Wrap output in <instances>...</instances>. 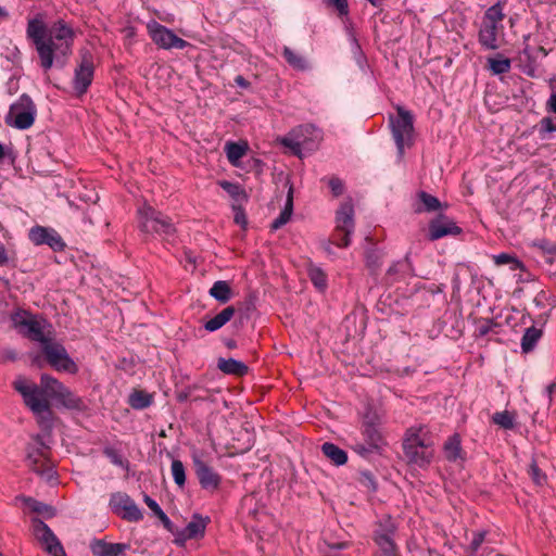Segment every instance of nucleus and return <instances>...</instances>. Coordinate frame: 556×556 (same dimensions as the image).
<instances>
[{"instance_id": "24", "label": "nucleus", "mask_w": 556, "mask_h": 556, "mask_svg": "<svg viewBox=\"0 0 556 556\" xmlns=\"http://www.w3.org/2000/svg\"><path fill=\"white\" fill-rule=\"evenodd\" d=\"M386 276L389 282L416 276L415 268L410 260V252H407L403 260L393 263L387 270Z\"/></svg>"}, {"instance_id": "52", "label": "nucleus", "mask_w": 556, "mask_h": 556, "mask_svg": "<svg viewBox=\"0 0 556 556\" xmlns=\"http://www.w3.org/2000/svg\"><path fill=\"white\" fill-rule=\"evenodd\" d=\"M485 535H486V531H479V532L473 533L472 540L469 545V548H470L472 555L478 552V549L480 548V546L482 545V543L485 540Z\"/></svg>"}, {"instance_id": "16", "label": "nucleus", "mask_w": 556, "mask_h": 556, "mask_svg": "<svg viewBox=\"0 0 556 556\" xmlns=\"http://www.w3.org/2000/svg\"><path fill=\"white\" fill-rule=\"evenodd\" d=\"M31 529L35 538L45 546L51 556H66L63 545L50 527L40 518H31Z\"/></svg>"}, {"instance_id": "61", "label": "nucleus", "mask_w": 556, "mask_h": 556, "mask_svg": "<svg viewBox=\"0 0 556 556\" xmlns=\"http://www.w3.org/2000/svg\"><path fill=\"white\" fill-rule=\"evenodd\" d=\"M192 387H188L187 389L177 393L176 399L179 403L186 402L191 393Z\"/></svg>"}, {"instance_id": "32", "label": "nucleus", "mask_w": 556, "mask_h": 556, "mask_svg": "<svg viewBox=\"0 0 556 556\" xmlns=\"http://www.w3.org/2000/svg\"><path fill=\"white\" fill-rule=\"evenodd\" d=\"M323 454L336 466H342L348 462V454L344 450L331 442L321 445Z\"/></svg>"}, {"instance_id": "40", "label": "nucleus", "mask_w": 556, "mask_h": 556, "mask_svg": "<svg viewBox=\"0 0 556 556\" xmlns=\"http://www.w3.org/2000/svg\"><path fill=\"white\" fill-rule=\"evenodd\" d=\"M493 261L498 266L509 265V268L511 270H517V269L522 270V271L526 270L525 264L519 258H517L515 255L509 254V253H500L497 255H494Z\"/></svg>"}, {"instance_id": "57", "label": "nucleus", "mask_w": 556, "mask_h": 556, "mask_svg": "<svg viewBox=\"0 0 556 556\" xmlns=\"http://www.w3.org/2000/svg\"><path fill=\"white\" fill-rule=\"evenodd\" d=\"M14 258L9 256V253L2 242H0V266H8Z\"/></svg>"}, {"instance_id": "4", "label": "nucleus", "mask_w": 556, "mask_h": 556, "mask_svg": "<svg viewBox=\"0 0 556 556\" xmlns=\"http://www.w3.org/2000/svg\"><path fill=\"white\" fill-rule=\"evenodd\" d=\"M505 18L504 2L498 0L486 9L478 31V41L485 50H496L498 31L503 29L502 22Z\"/></svg>"}, {"instance_id": "31", "label": "nucleus", "mask_w": 556, "mask_h": 556, "mask_svg": "<svg viewBox=\"0 0 556 556\" xmlns=\"http://www.w3.org/2000/svg\"><path fill=\"white\" fill-rule=\"evenodd\" d=\"M293 213V187L290 186L285 207L280 212L279 216L270 224V230L276 231L285 226L291 218Z\"/></svg>"}, {"instance_id": "27", "label": "nucleus", "mask_w": 556, "mask_h": 556, "mask_svg": "<svg viewBox=\"0 0 556 556\" xmlns=\"http://www.w3.org/2000/svg\"><path fill=\"white\" fill-rule=\"evenodd\" d=\"M443 452L446 460L450 463L465 460V453L462 447V438L458 433H454L445 441Z\"/></svg>"}, {"instance_id": "30", "label": "nucleus", "mask_w": 556, "mask_h": 556, "mask_svg": "<svg viewBox=\"0 0 556 556\" xmlns=\"http://www.w3.org/2000/svg\"><path fill=\"white\" fill-rule=\"evenodd\" d=\"M26 505L33 513L43 515L46 518H52L56 515V509L48 504L37 501L30 496L18 495L15 498Z\"/></svg>"}, {"instance_id": "51", "label": "nucleus", "mask_w": 556, "mask_h": 556, "mask_svg": "<svg viewBox=\"0 0 556 556\" xmlns=\"http://www.w3.org/2000/svg\"><path fill=\"white\" fill-rule=\"evenodd\" d=\"M328 186L331 190L332 195L336 198H338L344 193V189H345L344 182L341 178H339L337 176H331L328 179Z\"/></svg>"}, {"instance_id": "15", "label": "nucleus", "mask_w": 556, "mask_h": 556, "mask_svg": "<svg viewBox=\"0 0 556 556\" xmlns=\"http://www.w3.org/2000/svg\"><path fill=\"white\" fill-rule=\"evenodd\" d=\"M147 29L152 41L162 49L169 50L175 48L182 50L190 46L188 41L178 37L172 29L156 21L149 22Z\"/></svg>"}, {"instance_id": "55", "label": "nucleus", "mask_w": 556, "mask_h": 556, "mask_svg": "<svg viewBox=\"0 0 556 556\" xmlns=\"http://www.w3.org/2000/svg\"><path fill=\"white\" fill-rule=\"evenodd\" d=\"M143 502L147 504V506L153 511V514L155 516H159L160 514L163 513V509L161 508V506L157 504L156 501H154L152 497H150L149 495L144 494L143 496Z\"/></svg>"}, {"instance_id": "28", "label": "nucleus", "mask_w": 556, "mask_h": 556, "mask_svg": "<svg viewBox=\"0 0 556 556\" xmlns=\"http://www.w3.org/2000/svg\"><path fill=\"white\" fill-rule=\"evenodd\" d=\"M237 313V308L233 305H229L222 309L214 317L206 320L203 325L204 329L208 332H214L223 328L229 323Z\"/></svg>"}, {"instance_id": "5", "label": "nucleus", "mask_w": 556, "mask_h": 556, "mask_svg": "<svg viewBox=\"0 0 556 556\" xmlns=\"http://www.w3.org/2000/svg\"><path fill=\"white\" fill-rule=\"evenodd\" d=\"M137 215L139 229L143 233L170 237L176 232L172 218L148 203L138 208Z\"/></svg>"}, {"instance_id": "10", "label": "nucleus", "mask_w": 556, "mask_h": 556, "mask_svg": "<svg viewBox=\"0 0 556 556\" xmlns=\"http://www.w3.org/2000/svg\"><path fill=\"white\" fill-rule=\"evenodd\" d=\"M354 226V205L352 200L348 199L340 204L336 212V229L331 235V242L339 248L349 247Z\"/></svg>"}, {"instance_id": "56", "label": "nucleus", "mask_w": 556, "mask_h": 556, "mask_svg": "<svg viewBox=\"0 0 556 556\" xmlns=\"http://www.w3.org/2000/svg\"><path fill=\"white\" fill-rule=\"evenodd\" d=\"M156 517L161 520V522L163 523V526L166 530H168L169 532L177 535L178 531H175L174 523L172 522V520L168 518V516L164 511Z\"/></svg>"}, {"instance_id": "44", "label": "nucleus", "mask_w": 556, "mask_h": 556, "mask_svg": "<svg viewBox=\"0 0 556 556\" xmlns=\"http://www.w3.org/2000/svg\"><path fill=\"white\" fill-rule=\"evenodd\" d=\"M489 65L494 75H502L510 71L511 62L508 58L498 54V58L489 59Z\"/></svg>"}, {"instance_id": "42", "label": "nucleus", "mask_w": 556, "mask_h": 556, "mask_svg": "<svg viewBox=\"0 0 556 556\" xmlns=\"http://www.w3.org/2000/svg\"><path fill=\"white\" fill-rule=\"evenodd\" d=\"M219 186L235 201L240 202V201H243V200L244 201L248 200V194H247L245 190L239 184L231 182V181H228V180H222V181H219Z\"/></svg>"}, {"instance_id": "1", "label": "nucleus", "mask_w": 556, "mask_h": 556, "mask_svg": "<svg viewBox=\"0 0 556 556\" xmlns=\"http://www.w3.org/2000/svg\"><path fill=\"white\" fill-rule=\"evenodd\" d=\"M13 387L23 396L25 405L40 418V422L51 424L53 412L49 400L55 401L65 388L64 383L48 374H42L40 386L18 377Z\"/></svg>"}, {"instance_id": "62", "label": "nucleus", "mask_w": 556, "mask_h": 556, "mask_svg": "<svg viewBox=\"0 0 556 556\" xmlns=\"http://www.w3.org/2000/svg\"><path fill=\"white\" fill-rule=\"evenodd\" d=\"M235 83L238 87L243 89H248L251 86V83L248 79H245L242 75H237L235 77Z\"/></svg>"}, {"instance_id": "22", "label": "nucleus", "mask_w": 556, "mask_h": 556, "mask_svg": "<svg viewBox=\"0 0 556 556\" xmlns=\"http://www.w3.org/2000/svg\"><path fill=\"white\" fill-rule=\"evenodd\" d=\"M90 549L94 556H124L125 552L130 549V544L109 543L102 539H96L91 542Z\"/></svg>"}, {"instance_id": "11", "label": "nucleus", "mask_w": 556, "mask_h": 556, "mask_svg": "<svg viewBox=\"0 0 556 556\" xmlns=\"http://www.w3.org/2000/svg\"><path fill=\"white\" fill-rule=\"evenodd\" d=\"M94 76V59L90 50H79V61L74 71L73 89L77 97L84 96L92 84Z\"/></svg>"}, {"instance_id": "64", "label": "nucleus", "mask_w": 556, "mask_h": 556, "mask_svg": "<svg viewBox=\"0 0 556 556\" xmlns=\"http://www.w3.org/2000/svg\"><path fill=\"white\" fill-rule=\"evenodd\" d=\"M224 344H225V346H226L227 349H230V350H232V349H236V348H237V342H236L233 339H230V338H229V339H225V340H224Z\"/></svg>"}, {"instance_id": "48", "label": "nucleus", "mask_w": 556, "mask_h": 556, "mask_svg": "<svg viewBox=\"0 0 556 556\" xmlns=\"http://www.w3.org/2000/svg\"><path fill=\"white\" fill-rule=\"evenodd\" d=\"M528 473L536 485H543L546 483V475L539 468L536 460L532 459L529 465Z\"/></svg>"}, {"instance_id": "37", "label": "nucleus", "mask_w": 556, "mask_h": 556, "mask_svg": "<svg viewBox=\"0 0 556 556\" xmlns=\"http://www.w3.org/2000/svg\"><path fill=\"white\" fill-rule=\"evenodd\" d=\"M153 402V397L150 393L143 391V390H135L129 395V405L134 409H144L149 407Z\"/></svg>"}, {"instance_id": "21", "label": "nucleus", "mask_w": 556, "mask_h": 556, "mask_svg": "<svg viewBox=\"0 0 556 556\" xmlns=\"http://www.w3.org/2000/svg\"><path fill=\"white\" fill-rule=\"evenodd\" d=\"M48 34L63 43L61 48L65 53H72L76 34L64 20H58L50 28L48 27Z\"/></svg>"}, {"instance_id": "35", "label": "nucleus", "mask_w": 556, "mask_h": 556, "mask_svg": "<svg viewBox=\"0 0 556 556\" xmlns=\"http://www.w3.org/2000/svg\"><path fill=\"white\" fill-rule=\"evenodd\" d=\"M383 252L376 248L367 249L365 252V263L370 275H377L382 265Z\"/></svg>"}, {"instance_id": "38", "label": "nucleus", "mask_w": 556, "mask_h": 556, "mask_svg": "<svg viewBox=\"0 0 556 556\" xmlns=\"http://www.w3.org/2000/svg\"><path fill=\"white\" fill-rule=\"evenodd\" d=\"M36 441H37V443L39 444L40 447H38L34 452H29L27 454V459L29 460L30 468L35 472H37L39 475H42L43 471L40 469V466H39L40 457H46L43 448H48V446L46 445V443L43 442V440H42V438L40 435H37Z\"/></svg>"}, {"instance_id": "23", "label": "nucleus", "mask_w": 556, "mask_h": 556, "mask_svg": "<svg viewBox=\"0 0 556 556\" xmlns=\"http://www.w3.org/2000/svg\"><path fill=\"white\" fill-rule=\"evenodd\" d=\"M56 406L63 407L68 410L84 413L88 409L86 401L75 394L70 388L65 386L59 396L55 399Z\"/></svg>"}, {"instance_id": "43", "label": "nucleus", "mask_w": 556, "mask_h": 556, "mask_svg": "<svg viewBox=\"0 0 556 556\" xmlns=\"http://www.w3.org/2000/svg\"><path fill=\"white\" fill-rule=\"evenodd\" d=\"M102 453L110 462L125 470H129V460L125 458L116 448L113 446H104Z\"/></svg>"}, {"instance_id": "7", "label": "nucleus", "mask_w": 556, "mask_h": 556, "mask_svg": "<svg viewBox=\"0 0 556 556\" xmlns=\"http://www.w3.org/2000/svg\"><path fill=\"white\" fill-rule=\"evenodd\" d=\"M397 115H390L389 124L394 139L397 155L402 157L404 155L405 147L413 146V134H414V115L410 111L404 106H396Z\"/></svg>"}, {"instance_id": "25", "label": "nucleus", "mask_w": 556, "mask_h": 556, "mask_svg": "<svg viewBox=\"0 0 556 556\" xmlns=\"http://www.w3.org/2000/svg\"><path fill=\"white\" fill-rule=\"evenodd\" d=\"M394 530L380 531L374 533V541L379 547L377 556H400L399 549L392 538Z\"/></svg>"}, {"instance_id": "13", "label": "nucleus", "mask_w": 556, "mask_h": 556, "mask_svg": "<svg viewBox=\"0 0 556 556\" xmlns=\"http://www.w3.org/2000/svg\"><path fill=\"white\" fill-rule=\"evenodd\" d=\"M41 349L47 363L55 370L68 374H76L78 371V366L61 343L49 339Z\"/></svg>"}, {"instance_id": "34", "label": "nucleus", "mask_w": 556, "mask_h": 556, "mask_svg": "<svg viewBox=\"0 0 556 556\" xmlns=\"http://www.w3.org/2000/svg\"><path fill=\"white\" fill-rule=\"evenodd\" d=\"M543 332L541 329L531 326L526 329L522 338H521V351L525 354H528L534 350L539 340L541 339Z\"/></svg>"}, {"instance_id": "18", "label": "nucleus", "mask_w": 556, "mask_h": 556, "mask_svg": "<svg viewBox=\"0 0 556 556\" xmlns=\"http://www.w3.org/2000/svg\"><path fill=\"white\" fill-rule=\"evenodd\" d=\"M192 462L200 486L207 492L217 491L222 483V476L198 456H194Z\"/></svg>"}, {"instance_id": "29", "label": "nucleus", "mask_w": 556, "mask_h": 556, "mask_svg": "<svg viewBox=\"0 0 556 556\" xmlns=\"http://www.w3.org/2000/svg\"><path fill=\"white\" fill-rule=\"evenodd\" d=\"M217 368L226 375L236 377H243L249 371V367L243 362L235 358H218Z\"/></svg>"}, {"instance_id": "33", "label": "nucleus", "mask_w": 556, "mask_h": 556, "mask_svg": "<svg viewBox=\"0 0 556 556\" xmlns=\"http://www.w3.org/2000/svg\"><path fill=\"white\" fill-rule=\"evenodd\" d=\"M208 294L220 304H226L232 298V290L228 281L217 280L208 290Z\"/></svg>"}, {"instance_id": "14", "label": "nucleus", "mask_w": 556, "mask_h": 556, "mask_svg": "<svg viewBox=\"0 0 556 556\" xmlns=\"http://www.w3.org/2000/svg\"><path fill=\"white\" fill-rule=\"evenodd\" d=\"M109 507L113 514L129 522H138L143 518V514L138 505L124 492L112 493Z\"/></svg>"}, {"instance_id": "39", "label": "nucleus", "mask_w": 556, "mask_h": 556, "mask_svg": "<svg viewBox=\"0 0 556 556\" xmlns=\"http://www.w3.org/2000/svg\"><path fill=\"white\" fill-rule=\"evenodd\" d=\"M247 143L228 141L225 146L227 159L232 165H237L238 161L247 153Z\"/></svg>"}, {"instance_id": "47", "label": "nucleus", "mask_w": 556, "mask_h": 556, "mask_svg": "<svg viewBox=\"0 0 556 556\" xmlns=\"http://www.w3.org/2000/svg\"><path fill=\"white\" fill-rule=\"evenodd\" d=\"M358 475V482L362 486L366 488L370 493L377 492L378 483L370 470H361Z\"/></svg>"}, {"instance_id": "20", "label": "nucleus", "mask_w": 556, "mask_h": 556, "mask_svg": "<svg viewBox=\"0 0 556 556\" xmlns=\"http://www.w3.org/2000/svg\"><path fill=\"white\" fill-rule=\"evenodd\" d=\"M210 522L211 518L208 516L203 517L198 513L193 514L188 525L181 531L177 532L176 542L202 539L205 535V530Z\"/></svg>"}, {"instance_id": "36", "label": "nucleus", "mask_w": 556, "mask_h": 556, "mask_svg": "<svg viewBox=\"0 0 556 556\" xmlns=\"http://www.w3.org/2000/svg\"><path fill=\"white\" fill-rule=\"evenodd\" d=\"M307 275L316 289H318L319 291H325L327 289V275L320 267L311 264L307 268Z\"/></svg>"}, {"instance_id": "19", "label": "nucleus", "mask_w": 556, "mask_h": 556, "mask_svg": "<svg viewBox=\"0 0 556 556\" xmlns=\"http://www.w3.org/2000/svg\"><path fill=\"white\" fill-rule=\"evenodd\" d=\"M463 229L456 223L443 213H439L428 225V239L437 241L446 236H458Z\"/></svg>"}, {"instance_id": "17", "label": "nucleus", "mask_w": 556, "mask_h": 556, "mask_svg": "<svg viewBox=\"0 0 556 556\" xmlns=\"http://www.w3.org/2000/svg\"><path fill=\"white\" fill-rule=\"evenodd\" d=\"M28 238L35 245L46 244L54 252H62L66 248L61 235L51 227L36 225L29 229Z\"/></svg>"}, {"instance_id": "26", "label": "nucleus", "mask_w": 556, "mask_h": 556, "mask_svg": "<svg viewBox=\"0 0 556 556\" xmlns=\"http://www.w3.org/2000/svg\"><path fill=\"white\" fill-rule=\"evenodd\" d=\"M417 199L418 203L415 206L416 213L437 212L447 207L446 203L443 204L437 197L422 190L417 193Z\"/></svg>"}, {"instance_id": "58", "label": "nucleus", "mask_w": 556, "mask_h": 556, "mask_svg": "<svg viewBox=\"0 0 556 556\" xmlns=\"http://www.w3.org/2000/svg\"><path fill=\"white\" fill-rule=\"evenodd\" d=\"M541 250L544 254L556 257V244L552 242H543L540 244Z\"/></svg>"}, {"instance_id": "53", "label": "nucleus", "mask_w": 556, "mask_h": 556, "mask_svg": "<svg viewBox=\"0 0 556 556\" xmlns=\"http://www.w3.org/2000/svg\"><path fill=\"white\" fill-rule=\"evenodd\" d=\"M232 210L235 212L233 220L237 225H240L242 228H245L248 225L247 215L242 206L232 205Z\"/></svg>"}, {"instance_id": "12", "label": "nucleus", "mask_w": 556, "mask_h": 556, "mask_svg": "<svg viewBox=\"0 0 556 556\" xmlns=\"http://www.w3.org/2000/svg\"><path fill=\"white\" fill-rule=\"evenodd\" d=\"M11 320L13 326L17 328L23 336L39 342L41 346L49 340L43 333V327L38 320L37 315H33L26 309L18 308L11 314Z\"/></svg>"}, {"instance_id": "49", "label": "nucleus", "mask_w": 556, "mask_h": 556, "mask_svg": "<svg viewBox=\"0 0 556 556\" xmlns=\"http://www.w3.org/2000/svg\"><path fill=\"white\" fill-rule=\"evenodd\" d=\"M556 132V123L549 116L543 117L539 123V135L541 139L546 138V134Z\"/></svg>"}, {"instance_id": "46", "label": "nucleus", "mask_w": 556, "mask_h": 556, "mask_svg": "<svg viewBox=\"0 0 556 556\" xmlns=\"http://www.w3.org/2000/svg\"><path fill=\"white\" fill-rule=\"evenodd\" d=\"M172 476L179 489H184L186 484V469L181 460L173 459Z\"/></svg>"}, {"instance_id": "8", "label": "nucleus", "mask_w": 556, "mask_h": 556, "mask_svg": "<svg viewBox=\"0 0 556 556\" xmlns=\"http://www.w3.org/2000/svg\"><path fill=\"white\" fill-rule=\"evenodd\" d=\"M420 430L410 428L403 440V452L408 464L425 468L430 465L433 451L421 437Z\"/></svg>"}, {"instance_id": "2", "label": "nucleus", "mask_w": 556, "mask_h": 556, "mask_svg": "<svg viewBox=\"0 0 556 556\" xmlns=\"http://www.w3.org/2000/svg\"><path fill=\"white\" fill-rule=\"evenodd\" d=\"M26 38L35 47L39 64L45 72L52 68L54 61L63 67L66 59L72 54L65 53L61 48L63 43L49 36L42 13H37L27 20Z\"/></svg>"}, {"instance_id": "63", "label": "nucleus", "mask_w": 556, "mask_h": 556, "mask_svg": "<svg viewBox=\"0 0 556 556\" xmlns=\"http://www.w3.org/2000/svg\"><path fill=\"white\" fill-rule=\"evenodd\" d=\"M556 391V381L549 383L547 387H546V392L548 394V399L549 401H552V395L553 393Z\"/></svg>"}, {"instance_id": "3", "label": "nucleus", "mask_w": 556, "mask_h": 556, "mask_svg": "<svg viewBox=\"0 0 556 556\" xmlns=\"http://www.w3.org/2000/svg\"><path fill=\"white\" fill-rule=\"evenodd\" d=\"M361 439H354L351 450L366 460L374 456H382L388 446L387 439L382 432L380 417L372 409H367L361 421Z\"/></svg>"}, {"instance_id": "50", "label": "nucleus", "mask_w": 556, "mask_h": 556, "mask_svg": "<svg viewBox=\"0 0 556 556\" xmlns=\"http://www.w3.org/2000/svg\"><path fill=\"white\" fill-rule=\"evenodd\" d=\"M327 7H332L338 11L340 17L349 15V3L348 0H324Z\"/></svg>"}, {"instance_id": "59", "label": "nucleus", "mask_w": 556, "mask_h": 556, "mask_svg": "<svg viewBox=\"0 0 556 556\" xmlns=\"http://www.w3.org/2000/svg\"><path fill=\"white\" fill-rule=\"evenodd\" d=\"M546 111L556 114V91L546 101Z\"/></svg>"}, {"instance_id": "45", "label": "nucleus", "mask_w": 556, "mask_h": 556, "mask_svg": "<svg viewBox=\"0 0 556 556\" xmlns=\"http://www.w3.org/2000/svg\"><path fill=\"white\" fill-rule=\"evenodd\" d=\"M492 421L505 430H511L515 428V415L508 410L494 413Z\"/></svg>"}, {"instance_id": "54", "label": "nucleus", "mask_w": 556, "mask_h": 556, "mask_svg": "<svg viewBox=\"0 0 556 556\" xmlns=\"http://www.w3.org/2000/svg\"><path fill=\"white\" fill-rule=\"evenodd\" d=\"M17 359V353L13 349H0V364L8 362H15Z\"/></svg>"}, {"instance_id": "9", "label": "nucleus", "mask_w": 556, "mask_h": 556, "mask_svg": "<svg viewBox=\"0 0 556 556\" xmlns=\"http://www.w3.org/2000/svg\"><path fill=\"white\" fill-rule=\"evenodd\" d=\"M36 116V104L27 93H23L10 105L9 112L4 117V122L10 127L25 130L29 129L34 125Z\"/></svg>"}, {"instance_id": "6", "label": "nucleus", "mask_w": 556, "mask_h": 556, "mask_svg": "<svg viewBox=\"0 0 556 556\" xmlns=\"http://www.w3.org/2000/svg\"><path fill=\"white\" fill-rule=\"evenodd\" d=\"M321 140V131L313 124H304L293 128L281 139V144L291 149L296 156H302V150L314 151Z\"/></svg>"}, {"instance_id": "41", "label": "nucleus", "mask_w": 556, "mask_h": 556, "mask_svg": "<svg viewBox=\"0 0 556 556\" xmlns=\"http://www.w3.org/2000/svg\"><path fill=\"white\" fill-rule=\"evenodd\" d=\"M282 55L286 59L287 63L293 68L300 71H305L308 68L306 60L302 55L294 52L289 47L283 48Z\"/></svg>"}, {"instance_id": "60", "label": "nucleus", "mask_w": 556, "mask_h": 556, "mask_svg": "<svg viewBox=\"0 0 556 556\" xmlns=\"http://www.w3.org/2000/svg\"><path fill=\"white\" fill-rule=\"evenodd\" d=\"M493 325L494 324L491 320H486L483 325H480L478 327L479 336L483 337L488 334L491 331Z\"/></svg>"}]
</instances>
